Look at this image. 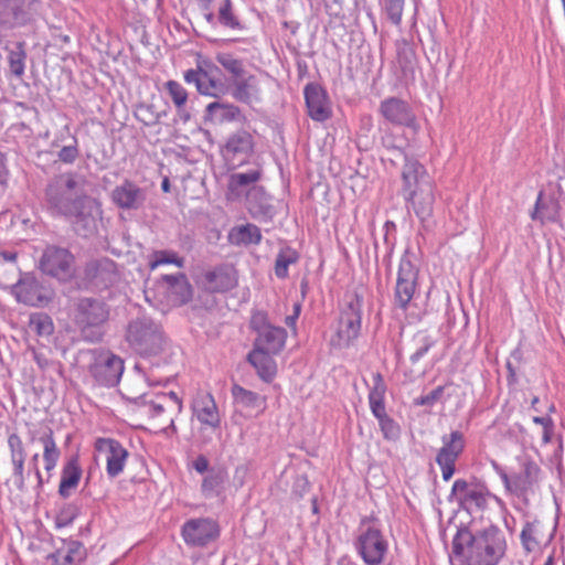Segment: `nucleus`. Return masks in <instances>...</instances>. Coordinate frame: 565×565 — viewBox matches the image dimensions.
<instances>
[{"instance_id":"obj_6","label":"nucleus","mask_w":565,"mask_h":565,"mask_svg":"<svg viewBox=\"0 0 565 565\" xmlns=\"http://www.w3.org/2000/svg\"><path fill=\"white\" fill-rule=\"evenodd\" d=\"M185 83L193 84L201 95L220 98L230 92L221 68L209 60H199L195 68L184 72Z\"/></svg>"},{"instance_id":"obj_10","label":"nucleus","mask_w":565,"mask_h":565,"mask_svg":"<svg viewBox=\"0 0 565 565\" xmlns=\"http://www.w3.org/2000/svg\"><path fill=\"white\" fill-rule=\"evenodd\" d=\"M41 271L61 281H66L74 275V256L63 247L47 246L39 263Z\"/></svg>"},{"instance_id":"obj_18","label":"nucleus","mask_w":565,"mask_h":565,"mask_svg":"<svg viewBox=\"0 0 565 565\" xmlns=\"http://www.w3.org/2000/svg\"><path fill=\"white\" fill-rule=\"evenodd\" d=\"M95 448L106 455V471L109 478L118 477L125 468L128 450L116 439L98 438Z\"/></svg>"},{"instance_id":"obj_4","label":"nucleus","mask_w":565,"mask_h":565,"mask_svg":"<svg viewBox=\"0 0 565 565\" xmlns=\"http://www.w3.org/2000/svg\"><path fill=\"white\" fill-rule=\"evenodd\" d=\"M110 307L102 298L78 297L73 302V321L84 340L98 342L109 319Z\"/></svg>"},{"instance_id":"obj_26","label":"nucleus","mask_w":565,"mask_h":565,"mask_svg":"<svg viewBox=\"0 0 565 565\" xmlns=\"http://www.w3.org/2000/svg\"><path fill=\"white\" fill-rule=\"evenodd\" d=\"M87 557V550L79 541H63V545L47 556L50 565H81Z\"/></svg>"},{"instance_id":"obj_34","label":"nucleus","mask_w":565,"mask_h":565,"mask_svg":"<svg viewBox=\"0 0 565 565\" xmlns=\"http://www.w3.org/2000/svg\"><path fill=\"white\" fill-rule=\"evenodd\" d=\"M239 116L241 109L234 104L213 102L205 108V119L220 124L235 120Z\"/></svg>"},{"instance_id":"obj_8","label":"nucleus","mask_w":565,"mask_h":565,"mask_svg":"<svg viewBox=\"0 0 565 565\" xmlns=\"http://www.w3.org/2000/svg\"><path fill=\"white\" fill-rule=\"evenodd\" d=\"M491 493L487 486L472 477L470 480H455L448 500L456 501L458 507L469 513L483 511L488 507V497Z\"/></svg>"},{"instance_id":"obj_16","label":"nucleus","mask_w":565,"mask_h":565,"mask_svg":"<svg viewBox=\"0 0 565 565\" xmlns=\"http://www.w3.org/2000/svg\"><path fill=\"white\" fill-rule=\"evenodd\" d=\"M355 547L367 565H380L387 552V542L379 529L369 526L361 531Z\"/></svg>"},{"instance_id":"obj_7","label":"nucleus","mask_w":565,"mask_h":565,"mask_svg":"<svg viewBox=\"0 0 565 565\" xmlns=\"http://www.w3.org/2000/svg\"><path fill=\"white\" fill-rule=\"evenodd\" d=\"M363 296L356 291L347 292L340 307L337 328V344L349 347L360 335L362 323Z\"/></svg>"},{"instance_id":"obj_27","label":"nucleus","mask_w":565,"mask_h":565,"mask_svg":"<svg viewBox=\"0 0 565 565\" xmlns=\"http://www.w3.org/2000/svg\"><path fill=\"white\" fill-rule=\"evenodd\" d=\"M254 151V138L244 129L237 130L228 136L222 148L223 157L227 160L242 158L241 162Z\"/></svg>"},{"instance_id":"obj_11","label":"nucleus","mask_w":565,"mask_h":565,"mask_svg":"<svg viewBox=\"0 0 565 565\" xmlns=\"http://www.w3.org/2000/svg\"><path fill=\"white\" fill-rule=\"evenodd\" d=\"M11 295L18 302L38 308L46 306L52 300V291L31 273L20 276L11 287Z\"/></svg>"},{"instance_id":"obj_58","label":"nucleus","mask_w":565,"mask_h":565,"mask_svg":"<svg viewBox=\"0 0 565 565\" xmlns=\"http://www.w3.org/2000/svg\"><path fill=\"white\" fill-rule=\"evenodd\" d=\"M11 458H25V451L21 438L17 434H11L8 438Z\"/></svg>"},{"instance_id":"obj_50","label":"nucleus","mask_w":565,"mask_h":565,"mask_svg":"<svg viewBox=\"0 0 565 565\" xmlns=\"http://www.w3.org/2000/svg\"><path fill=\"white\" fill-rule=\"evenodd\" d=\"M137 120L145 126H154L160 121L161 114L154 110L153 105L140 104L135 110Z\"/></svg>"},{"instance_id":"obj_28","label":"nucleus","mask_w":565,"mask_h":565,"mask_svg":"<svg viewBox=\"0 0 565 565\" xmlns=\"http://www.w3.org/2000/svg\"><path fill=\"white\" fill-rule=\"evenodd\" d=\"M232 97L247 105L260 102V89L255 75L248 74L232 82Z\"/></svg>"},{"instance_id":"obj_31","label":"nucleus","mask_w":565,"mask_h":565,"mask_svg":"<svg viewBox=\"0 0 565 565\" xmlns=\"http://www.w3.org/2000/svg\"><path fill=\"white\" fill-rule=\"evenodd\" d=\"M82 468L78 457L72 456L63 466L61 481L58 486V495L63 499L71 497L72 492L77 488L82 478Z\"/></svg>"},{"instance_id":"obj_49","label":"nucleus","mask_w":565,"mask_h":565,"mask_svg":"<svg viewBox=\"0 0 565 565\" xmlns=\"http://www.w3.org/2000/svg\"><path fill=\"white\" fill-rule=\"evenodd\" d=\"M537 522H526L522 529L520 539L524 550L529 553L535 551L540 546V541L536 539Z\"/></svg>"},{"instance_id":"obj_24","label":"nucleus","mask_w":565,"mask_h":565,"mask_svg":"<svg viewBox=\"0 0 565 565\" xmlns=\"http://www.w3.org/2000/svg\"><path fill=\"white\" fill-rule=\"evenodd\" d=\"M166 295L174 306L188 303L193 297V288L183 273L163 275L160 279Z\"/></svg>"},{"instance_id":"obj_17","label":"nucleus","mask_w":565,"mask_h":565,"mask_svg":"<svg viewBox=\"0 0 565 565\" xmlns=\"http://www.w3.org/2000/svg\"><path fill=\"white\" fill-rule=\"evenodd\" d=\"M380 113L394 125L405 126L417 132L419 125L409 104L397 97H390L381 102Z\"/></svg>"},{"instance_id":"obj_3","label":"nucleus","mask_w":565,"mask_h":565,"mask_svg":"<svg viewBox=\"0 0 565 565\" xmlns=\"http://www.w3.org/2000/svg\"><path fill=\"white\" fill-rule=\"evenodd\" d=\"M403 195L416 216L426 221L433 215L435 186L426 169L417 160H406L402 170Z\"/></svg>"},{"instance_id":"obj_15","label":"nucleus","mask_w":565,"mask_h":565,"mask_svg":"<svg viewBox=\"0 0 565 565\" xmlns=\"http://www.w3.org/2000/svg\"><path fill=\"white\" fill-rule=\"evenodd\" d=\"M505 489L518 497L525 498L537 482L540 468L533 460H524L522 471L509 476L502 468L495 465Z\"/></svg>"},{"instance_id":"obj_37","label":"nucleus","mask_w":565,"mask_h":565,"mask_svg":"<svg viewBox=\"0 0 565 565\" xmlns=\"http://www.w3.org/2000/svg\"><path fill=\"white\" fill-rule=\"evenodd\" d=\"M230 241L236 245H258L262 242V233L258 226L247 223L234 227L230 233Z\"/></svg>"},{"instance_id":"obj_9","label":"nucleus","mask_w":565,"mask_h":565,"mask_svg":"<svg viewBox=\"0 0 565 565\" xmlns=\"http://www.w3.org/2000/svg\"><path fill=\"white\" fill-rule=\"evenodd\" d=\"M203 18L211 26L243 31L245 25L235 12L232 0H196Z\"/></svg>"},{"instance_id":"obj_51","label":"nucleus","mask_w":565,"mask_h":565,"mask_svg":"<svg viewBox=\"0 0 565 565\" xmlns=\"http://www.w3.org/2000/svg\"><path fill=\"white\" fill-rule=\"evenodd\" d=\"M183 258L178 257L175 253L169 250H156L152 254V259L149 262L151 269L157 268L163 264H173L178 267H183Z\"/></svg>"},{"instance_id":"obj_29","label":"nucleus","mask_w":565,"mask_h":565,"mask_svg":"<svg viewBox=\"0 0 565 565\" xmlns=\"http://www.w3.org/2000/svg\"><path fill=\"white\" fill-rule=\"evenodd\" d=\"M286 339L287 331L285 328L271 326L256 335L253 349L278 354L284 349Z\"/></svg>"},{"instance_id":"obj_46","label":"nucleus","mask_w":565,"mask_h":565,"mask_svg":"<svg viewBox=\"0 0 565 565\" xmlns=\"http://www.w3.org/2000/svg\"><path fill=\"white\" fill-rule=\"evenodd\" d=\"M382 12L394 25L402 23L405 0H379Z\"/></svg>"},{"instance_id":"obj_54","label":"nucleus","mask_w":565,"mask_h":565,"mask_svg":"<svg viewBox=\"0 0 565 565\" xmlns=\"http://www.w3.org/2000/svg\"><path fill=\"white\" fill-rule=\"evenodd\" d=\"M271 326L273 324L269 322L268 315L266 311L256 310L252 313V317L249 320V328L256 334L270 328Z\"/></svg>"},{"instance_id":"obj_48","label":"nucleus","mask_w":565,"mask_h":565,"mask_svg":"<svg viewBox=\"0 0 565 565\" xmlns=\"http://www.w3.org/2000/svg\"><path fill=\"white\" fill-rule=\"evenodd\" d=\"M81 513V504L76 501L64 503L56 516L55 524L57 527H64L70 525Z\"/></svg>"},{"instance_id":"obj_43","label":"nucleus","mask_w":565,"mask_h":565,"mask_svg":"<svg viewBox=\"0 0 565 565\" xmlns=\"http://www.w3.org/2000/svg\"><path fill=\"white\" fill-rule=\"evenodd\" d=\"M299 259V254L291 247H284L279 250L275 260V275L279 279L288 277L289 265L296 264Z\"/></svg>"},{"instance_id":"obj_40","label":"nucleus","mask_w":565,"mask_h":565,"mask_svg":"<svg viewBox=\"0 0 565 565\" xmlns=\"http://www.w3.org/2000/svg\"><path fill=\"white\" fill-rule=\"evenodd\" d=\"M262 175L263 170L260 168L233 173L230 177L228 188L232 192L241 193L243 189L255 185V183L260 180Z\"/></svg>"},{"instance_id":"obj_63","label":"nucleus","mask_w":565,"mask_h":565,"mask_svg":"<svg viewBox=\"0 0 565 565\" xmlns=\"http://www.w3.org/2000/svg\"><path fill=\"white\" fill-rule=\"evenodd\" d=\"M30 351L33 360L36 362L41 370H46L50 366L51 361L46 358L44 353L39 352L34 348H31Z\"/></svg>"},{"instance_id":"obj_55","label":"nucleus","mask_w":565,"mask_h":565,"mask_svg":"<svg viewBox=\"0 0 565 565\" xmlns=\"http://www.w3.org/2000/svg\"><path fill=\"white\" fill-rule=\"evenodd\" d=\"M78 156L79 150L76 138H73V143L62 147L57 152L58 160L67 164L74 163Z\"/></svg>"},{"instance_id":"obj_12","label":"nucleus","mask_w":565,"mask_h":565,"mask_svg":"<svg viewBox=\"0 0 565 565\" xmlns=\"http://www.w3.org/2000/svg\"><path fill=\"white\" fill-rule=\"evenodd\" d=\"M124 360L109 351H100L89 366V373L102 386H116L124 373Z\"/></svg>"},{"instance_id":"obj_45","label":"nucleus","mask_w":565,"mask_h":565,"mask_svg":"<svg viewBox=\"0 0 565 565\" xmlns=\"http://www.w3.org/2000/svg\"><path fill=\"white\" fill-rule=\"evenodd\" d=\"M216 62L231 74L232 82L247 74L243 61L234 57L230 53H218L215 56Z\"/></svg>"},{"instance_id":"obj_64","label":"nucleus","mask_w":565,"mask_h":565,"mask_svg":"<svg viewBox=\"0 0 565 565\" xmlns=\"http://www.w3.org/2000/svg\"><path fill=\"white\" fill-rule=\"evenodd\" d=\"M192 467L195 469L199 473H205L209 472V460L204 455H200L196 457V459L193 461Z\"/></svg>"},{"instance_id":"obj_13","label":"nucleus","mask_w":565,"mask_h":565,"mask_svg":"<svg viewBox=\"0 0 565 565\" xmlns=\"http://www.w3.org/2000/svg\"><path fill=\"white\" fill-rule=\"evenodd\" d=\"M418 279V268L412 263L408 252L402 256L398 265L394 301L402 310H406L413 299Z\"/></svg>"},{"instance_id":"obj_39","label":"nucleus","mask_w":565,"mask_h":565,"mask_svg":"<svg viewBox=\"0 0 565 565\" xmlns=\"http://www.w3.org/2000/svg\"><path fill=\"white\" fill-rule=\"evenodd\" d=\"M386 384L381 373L373 374V387L369 393V403L372 414H379L380 412L386 411L384 397L386 393Z\"/></svg>"},{"instance_id":"obj_60","label":"nucleus","mask_w":565,"mask_h":565,"mask_svg":"<svg viewBox=\"0 0 565 565\" xmlns=\"http://www.w3.org/2000/svg\"><path fill=\"white\" fill-rule=\"evenodd\" d=\"M24 460L25 458H11L13 465V473L17 477V487L21 491L24 489Z\"/></svg>"},{"instance_id":"obj_21","label":"nucleus","mask_w":565,"mask_h":565,"mask_svg":"<svg viewBox=\"0 0 565 565\" xmlns=\"http://www.w3.org/2000/svg\"><path fill=\"white\" fill-rule=\"evenodd\" d=\"M308 115L316 121H324L332 115L330 102L326 89L317 84L309 83L303 89Z\"/></svg>"},{"instance_id":"obj_59","label":"nucleus","mask_w":565,"mask_h":565,"mask_svg":"<svg viewBox=\"0 0 565 565\" xmlns=\"http://www.w3.org/2000/svg\"><path fill=\"white\" fill-rule=\"evenodd\" d=\"M381 142H382V146L387 150V152H394L397 156V158H404V164L406 163V160H411L404 153L402 148L394 143V138H393L392 134H385L381 138Z\"/></svg>"},{"instance_id":"obj_23","label":"nucleus","mask_w":565,"mask_h":565,"mask_svg":"<svg viewBox=\"0 0 565 565\" xmlns=\"http://www.w3.org/2000/svg\"><path fill=\"white\" fill-rule=\"evenodd\" d=\"M204 289L209 292H226L237 286L236 270L230 265H221L202 276Z\"/></svg>"},{"instance_id":"obj_25","label":"nucleus","mask_w":565,"mask_h":565,"mask_svg":"<svg viewBox=\"0 0 565 565\" xmlns=\"http://www.w3.org/2000/svg\"><path fill=\"white\" fill-rule=\"evenodd\" d=\"M111 201L122 210H138L146 201V192L132 181L126 179L111 191Z\"/></svg>"},{"instance_id":"obj_61","label":"nucleus","mask_w":565,"mask_h":565,"mask_svg":"<svg viewBox=\"0 0 565 565\" xmlns=\"http://www.w3.org/2000/svg\"><path fill=\"white\" fill-rule=\"evenodd\" d=\"M309 482L306 477H298L292 486L291 495L296 499H301L305 493L309 491Z\"/></svg>"},{"instance_id":"obj_19","label":"nucleus","mask_w":565,"mask_h":565,"mask_svg":"<svg viewBox=\"0 0 565 565\" xmlns=\"http://www.w3.org/2000/svg\"><path fill=\"white\" fill-rule=\"evenodd\" d=\"M182 535L190 545L205 546L218 536V526L211 519H192L184 523Z\"/></svg>"},{"instance_id":"obj_53","label":"nucleus","mask_w":565,"mask_h":565,"mask_svg":"<svg viewBox=\"0 0 565 565\" xmlns=\"http://www.w3.org/2000/svg\"><path fill=\"white\" fill-rule=\"evenodd\" d=\"M166 88L178 109L182 108L188 100V93L185 88L175 81H168Z\"/></svg>"},{"instance_id":"obj_1","label":"nucleus","mask_w":565,"mask_h":565,"mask_svg":"<svg viewBox=\"0 0 565 565\" xmlns=\"http://www.w3.org/2000/svg\"><path fill=\"white\" fill-rule=\"evenodd\" d=\"M87 183L84 175L66 172L53 178L45 188L49 211L68 220L84 237L97 232V222L103 216L102 202L86 193Z\"/></svg>"},{"instance_id":"obj_52","label":"nucleus","mask_w":565,"mask_h":565,"mask_svg":"<svg viewBox=\"0 0 565 565\" xmlns=\"http://www.w3.org/2000/svg\"><path fill=\"white\" fill-rule=\"evenodd\" d=\"M40 441L43 445V459L55 460L58 461L61 451L56 446V443L53 438V431L49 430L40 437Z\"/></svg>"},{"instance_id":"obj_5","label":"nucleus","mask_w":565,"mask_h":565,"mask_svg":"<svg viewBox=\"0 0 565 565\" xmlns=\"http://www.w3.org/2000/svg\"><path fill=\"white\" fill-rule=\"evenodd\" d=\"M126 340L137 354L145 358L159 355L166 345L161 324L148 317H139L129 322Z\"/></svg>"},{"instance_id":"obj_35","label":"nucleus","mask_w":565,"mask_h":565,"mask_svg":"<svg viewBox=\"0 0 565 565\" xmlns=\"http://www.w3.org/2000/svg\"><path fill=\"white\" fill-rule=\"evenodd\" d=\"M195 413L198 419L212 428L220 427L221 418L217 411V406L212 395H207L196 402Z\"/></svg>"},{"instance_id":"obj_47","label":"nucleus","mask_w":565,"mask_h":565,"mask_svg":"<svg viewBox=\"0 0 565 565\" xmlns=\"http://www.w3.org/2000/svg\"><path fill=\"white\" fill-rule=\"evenodd\" d=\"M373 416L379 420V425L383 437L387 440H396L401 435L399 425L386 414V411L380 412L379 414H373Z\"/></svg>"},{"instance_id":"obj_42","label":"nucleus","mask_w":565,"mask_h":565,"mask_svg":"<svg viewBox=\"0 0 565 565\" xmlns=\"http://www.w3.org/2000/svg\"><path fill=\"white\" fill-rule=\"evenodd\" d=\"M436 344V340L426 331H418L412 339L413 353L409 360L416 364Z\"/></svg>"},{"instance_id":"obj_22","label":"nucleus","mask_w":565,"mask_h":565,"mask_svg":"<svg viewBox=\"0 0 565 565\" xmlns=\"http://www.w3.org/2000/svg\"><path fill=\"white\" fill-rule=\"evenodd\" d=\"M245 205L248 213L257 221L269 222L275 215V207L270 203V195L264 186L253 185L246 191Z\"/></svg>"},{"instance_id":"obj_62","label":"nucleus","mask_w":565,"mask_h":565,"mask_svg":"<svg viewBox=\"0 0 565 565\" xmlns=\"http://www.w3.org/2000/svg\"><path fill=\"white\" fill-rule=\"evenodd\" d=\"M436 463L441 469V475H443L444 481H449L456 472V462L445 461V460H436Z\"/></svg>"},{"instance_id":"obj_57","label":"nucleus","mask_w":565,"mask_h":565,"mask_svg":"<svg viewBox=\"0 0 565 565\" xmlns=\"http://www.w3.org/2000/svg\"><path fill=\"white\" fill-rule=\"evenodd\" d=\"M445 386L439 385L435 390H433L429 394L422 395L414 399V405L416 406H433L436 402H438L444 395Z\"/></svg>"},{"instance_id":"obj_32","label":"nucleus","mask_w":565,"mask_h":565,"mask_svg":"<svg viewBox=\"0 0 565 565\" xmlns=\"http://www.w3.org/2000/svg\"><path fill=\"white\" fill-rule=\"evenodd\" d=\"M441 441L443 447L438 450L436 460L457 462L466 447L463 434L459 430H454L449 435H444Z\"/></svg>"},{"instance_id":"obj_33","label":"nucleus","mask_w":565,"mask_h":565,"mask_svg":"<svg viewBox=\"0 0 565 565\" xmlns=\"http://www.w3.org/2000/svg\"><path fill=\"white\" fill-rule=\"evenodd\" d=\"M271 355L274 354L258 349H253L247 354V361L255 367L257 375L267 383L271 382L277 373V365Z\"/></svg>"},{"instance_id":"obj_14","label":"nucleus","mask_w":565,"mask_h":565,"mask_svg":"<svg viewBox=\"0 0 565 565\" xmlns=\"http://www.w3.org/2000/svg\"><path fill=\"white\" fill-rule=\"evenodd\" d=\"M38 0H0V29L13 30L33 21V6Z\"/></svg>"},{"instance_id":"obj_2","label":"nucleus","mask_w":565,"mask_h":565,"mask_svg":"<svg viewBox=\"0 0 565 565\" xmlns=\"http://www.w3.org/2000/svg\"><path fill=\"white\" fill-rule=\"evenodd\" d=\"M505 550V537L495 525L475 533L466 526L459 527L452 539V554L460 565H497Z\"/></svg>"},{"instance_id":"obj_44","label":"nucleus","mask_w":565,"mask_h":565,"mask_svg":"<svg viewBox=\"0 0 565 565\" xmlns=\"http://www.w3.org/2000/svg\"><path fill=\"white\" fill-rule=\"evenodd\" d=\"M29 328L38 337H50L54 332L52 318L45 312H34L30 315Z\"/></svg>"},{"instance_id":"obj_56","label":"nucleus","mask_w":565,"mask_h":565,"mask_svg":"<svg viewBox=\"0 0 565 565\" xmlns=\"http://www.w3.org/2000/svg\"><path fill=\"white\" fill-rule=\"evenodd\" d=\"M556 211H552L545 203L542 202V192L540 193L537 201L535 203V209L531 215L533 220H547L555 221Z\"/></svg>"},{"instance_id":"obj_30","label":"nucleus","mask_w":565,"mask_h":565,"mask_svg":"<svg viewBox=\"0 0 565 565\" xmlns=\"http://www.w3.org/2000/svg\"><path fill=\"white\" fill-rule=\"evenodd\" d=\"M232 396L234 404L245 409L252 415L260 414L266 408V398L256 392L244 388L238 384L232 386Z\"/></svg>"},{"instance_id":"obj_41","label":"nucleus","mask_w":565,"mask_h":565,"mask_svg":"<svg viewBox=\"0 0 565 565\" xmlns=\"http://www.w3.org/2000/svg\"><path fill=\"white\" fill-rule=\"evenodd\" d=\"M226 480V471L222 468H211L202 481V492L205 497L218 494Z\"/></svg>"},{"instance_id":"obj_20","label":"nucleus","mask_w":565,"mask_h":565,"mask_svg":"<svg viewBox=\"0 0 565 565\" xmlns=\"http://www.w3.org/2000/svg\"><path fill=\"white\" fill-rule=\"evenodd\" d=\"M84 275L97 288H107L118 280L117 265L107 257L88 262L85 266Z\"/></svg>"},{"instance_id":"obj_36","label":"nucleus","mask_w":565,"mask_h":565,"mask_svg":"<svg viewBox=\"0 0 565 565\" xmlns=\"http://www.w3.org/2000/svg\"><path fill=\"white\" fill-rule=\"evenodd\" d=\"M395 47L397 63L403 75L407 76L408 74H413L416 62V53L412 43L405 39H401L395 42Z\"/></svg>"},{"instance_id":"obj_38","label":"nucleus","mask_w":565,"mask_h":565,"mask_svg":"<svg viewBox=\"0 0 565 565\" xmlns=\"http://www.w3.org/2000/svg\"><path fill=\"white\" fill-rule=\"evenodd\" d=\"M26 60L25 42L19 41L11 49H8L9 72L17 78L24 74Z\"/></svg>"}]
</instances>
